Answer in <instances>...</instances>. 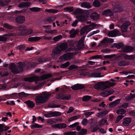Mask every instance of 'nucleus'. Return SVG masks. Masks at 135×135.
<instances>
[{
	"mask_svg": "<svg viewBox=\"0 0 135 135\" xmlns=\"http://www.w3.org/2000/svg\"><path fill=\"white\" fill-rule=\"evenodd\" d=\"M121 100V99H118L115 101L110 102L109 104V106L111 108L116 106L119 103Z\"/></svg>",
	"mask_w": 135,
	"mask_h": 135,
	"instance_id": "2eb2a0df",
	"label": "nucleus"
},
{
	"mask_svg": "<svg viewBox=\"0 0 135 135\" xmlns=\"http://www.w3.org/2000/svg\"><path fill=\"white\" fill-rule=\"evenodd\" d=\"M126 112V110H117L116 113L118 114H123Z\"/></svg>",
	"mask_w": 135,
	"mask_h": 135,
	"instance_id": "052dcab7",
	"label": "nucleus"
},
{
	"mask_svg": "<svg viewBox=\"0 0 135 135\" xmlns=\"http://www.w3.org/2000/svg\"><path fill=\"white\" fill-rule=\"evenodd\" d=\"M108 38L105 37L102 40L100 41V43L98 45V46H101L103 45H108Z\"/></svg>",
	"mask_w": 135,
	"mask_h": 135,
	"instance_id": "aec40b11",
	"label": "nucleus"
},
{
	"mask_svg": "<svg viewBox=\"0 0 135 135\" xmlns=\"http://www.w3.org/2000/svg\"><path fill=\"white\" fill-rule=\"evenodd\" d=\"M123 47V44L122 43H114L112 45L113 47H116L118 49L122 48Z\"/></svg>",
	"mask_w": 135,
	"mask_h": 135,
	"instance_id": "bb28decb",
	"label": "nucleus"
},
{
	"mask_svg": "<svg viewBox=\"0 0 135 135\" xmlns=\"http://www.w3.org/2000/svg\"><path fill=\"white\" fill-rule=\"evenodd\" d=\"M68 46L66 43H62L59 46V47L62 51L65 50L68 47Z\"/></svg>",
	"mask_w": 135,
	"mask_h": 135,
	"instance_id": "5701e85b",
	"label": "nucleus"
},
{
	"mask_svg": "<svg viewBox=\"0 0 135 135\" xmlns=\"http://www.w3.org/2000/svg\"><path fill=\"white\" fill-rule=\"evenodd\" d=\"M25 103L27 104L28 107L31 108H32L35 105L34 103L30 100L25 102Z\"/></svg>",
	"mask_w": 135,
	"mask_h": 135,
	"instance_id": "cd10ccee",
	"label": "nucleus"
},
{
	"mask_svg": "<svg viewBox=\"0 0 135 135\" xmlns=\"http://www.w3.org/2000/svg\"><path fill=\"white\" fill-rule=\"evenodd\" d=\"M29 5L30 3L29 2H22L19 4L18 6L20 8H27L29 6Z\"/></svg>",
	"mask_w": 135,
	"mask_h": 135,
	"instance_id": "a878e982",
	"label": "nucleus"
},
{
	"mask_svg": "<svg viewBox=\"0 0 135 135\" xmlns=\"http://www.w3.org/2000/svg\"><path fill=\"white\" fill-rule=\"evenodd\" d=\"M71 54L69 53L66 54L62 56H61L60 57V59L62 60H68L71 57Z\"/></svg>",
	"mask_w": 135,
	"mask_h": 135,
	"instance_id": "6ab92c4d",
	"label": "nucleus"
},
{
	"mask_svg": "<svg viewBox=\"0 0 135 135\" xmlns=\"http://www.w3.org/2000/svg\"><path fill=\"white\" fill-rule=\"evenodd\" d=\"M88 26H89V27H90L91 30H92L93 28L96 26L97 25L94 23H92L90 24L89 25H88Z\"/></svg>",
	"mask_w": 135,
	"mask_h": 135,
	"instance_id": "69168bd1",
	"label": "nucleus"
},
{
	"mask_svg": "<svg viewBox=\"0 0 135 135\" xmlns=\"http://www.w3.org/2000/svg\"><path fill=\"white\" fill-rule=\"evenodd\" d=\"M87 15H78L76 16V18L78 20L80 21H83L86 20L89 15V13L87 11Z\"/></svg>",
	"mask_w": 135,
	"mask_h": 135,
	"instance_id": "6e6552de",
	"label": "nucleus"
},
{
	"mask_svg": "<svg viewBox=\"0 0 135 135\" xmlns=\"http://www.w3.org/2000/svg\"><path fill=\"white\" fill-rule=\"evenodd\" d=\"M90 17L93 20L96 21L99 19V15L97 12H94L91 13L90 15Z\"/></svg>",
	"mask_w": 135,
	"mask_h": 135,
	"instance_id": "9d476101",
	"label": "nucleus"
},
{
	"mask_svg": "<svg viewBox=\"0 0 135 135\" xmlns=\"http://www.w3.org/2000/svg\"><path fill=\"white\" fill-rule=\"evenodd\" d=\"M93 76L95 77H101L100 74L99 73H93Z\"/></svg>",
	"mask_w": 135,
	"mask_h": 135,
	"instance_id": "0e129e2a",
	"label": "nucleus"
},
{
	"mask_svg": "<svg viewBox=\"0 0 135 135\" xmlns=\"http://www.w3.org/2000/svg\"><path fill=\"white\" fill-rule=\"evenodd\" d=\"M124 57L126 60H132L135 58V56L134 55H128L126 54L124 55Z\"/></svg>",
	"mask_w": 135,
	"mask_h": 135,
	"instance_id": "c756f323",
	"label": "nucleus"
},
{
	"mask_svg": "<svg viewBox=\"0 0 135 135\" xmlns=\"http://www.w3.org/2000/svg\"><path fill=\"white\" fill-rule=\"evenodd\" d=\"M106 89L110 88L112 86H115L116 83H111L110 82H109L108 81H106Z\"/></svg>",
	"mask_w": 135,
	"mask_h": 135,
	"instance_id": "473e14b6",
	"label": "nucleus"
},
{
	"mask_svg": "<svg viewBox=\"0 0 135 135\" xmlns=\"http://www.w3.org/2000/svg\"><path fill=\"white\" fill-rule=\"evenodd\" d=\"M16 21L19 24L23 23L25 20V16H19L16 18Z\"/></svg>",
	"mask_w": 135,
	"mask_h": 135,
	"instance_id": "f8f14e48",
	"label": "nucleus"
},
{
	"mask_svg": "<svg viewBox=\"0 0 135 135\" xmlns=\"http://www.w3.org/2000/svg\"><path fill=\"white\" fill-rule=\"evenodd\" d=\"M52 76V74H48L47 75H46L44 76L43 77V79H47Z\"/></svg>",
	"mask_w": 135,
	"mask_h": 135,
	"instance_id": "864d4df0",
	"label": "nucleus"
},
{
	"mask_svg": "<svg viewBox=\"0 0 135 135\" xmlns=\"http://www.w3.org/2000/svg\"><path fill=\"white\" fill-rule=\"evenodd\" d=\"M102 14L105 16H112L114 13L110 9H107L104 10L102 12Z\"/></svg>",
	"mask_w": 135,
	"mask_h": 135,
	"instance_id": "4468645a",
	"label": "nucleus"
},
{
	"mask_svg": "<svg viewBox=\"0 0 135 135\" xmlns=\"http://www.w3.org/2000/svg\"><path fill=\"white\" fill-rule=\"evenodd\" d=\"M61 114V113L56 111L50 112L47 114H45L44 116L47 118H50L59 116Z\"/></svg>",
	"mask_w": 135,
	"mask_h": 135,
	"instance_id": "39448f33",
	"label": "nucleus"
},
{
	"mask_svg": "<svg viewBox=\"0 0 135 135\" xmlns=\"http://www.w3.org/2000/svg\"><path fill=\"white\" fill-rule=\"evenodd\" d=\"M70 64V63L68 61H67L66 62L62 64L61 65V68H65L68 66Z\"/></svg>",
	"mask_w": 135,
	"mask_h": 135,
	"instance_id": "49530a36",
	"label": "nucleus"
},
{
	"mask_svg": "<svg viewBox=\"0 0 135 135\" xmlns=\"http://www.w3.org/2000/svg\"><path fill=\"white\" fill-rule=\"evenodd\" d=\"M33 33V30L31 28L27 29V27L24 32L22 36H25L29 35L32 34Z\"/></svg>",
	"mask_w": 135,
	"mask_h": 135,
	"instance_id": "412c9836",
	"label": "nucleus"
},
{
	"mask_svg": "<svg viewBox=\"0 0 135 135\" xmlns=\"http://www.w3.org/2000/svg\"><path fill=\"white\" fill-rule=\"evenodd\" d=\"M7 38L0 36V41L5 42L7 41Z\"/></svg>",
	"mask_w": 135,
	"mask_h": 135,
	"instance_id": "e2e57ef3",
	"label": "nucleus"
},
{
	"mask_svg": "<svg viewBox=\"0 0 135 135\" xmlns=\"http://www.w3.org/2000/svg\"><path fill=\"white\" fill-rule=\"evenodd\" d=\"M24 80L26 81L32 82L33 81H39V79L38 77L34 76H33L26 78H24Z\"/></svg>",
	"mask_w": 135,
	"mask_h": 135,
	"instance_id": "1a4fd4ad",
	"label": "nucleus"
},
{
	"mask_svg": "<svg viewBox=\"0 0 135 135\" xmlns=\"http://www.w3.org/2000/svg\"><path fill=\"white\" fill-rule=\"evenodd\" d=\"M56 98L59 99H63V95L61 94H57L56 95Z\"/></svg>",
	"mask_w": 135,
	"mask_h": 135,
	"instance_id": "6e6d98bb",
	"label": "nucleus"
},
{
	"mask_svg": "<svg viewBox=\"0 0 135 135\" xmlns=\"http://www.w3.org/2000/svg\"><path fill=\"white\" fill-rule=\"evenodd\" d=\"M62 51L58 47H56L52 51V56H54L56 55L60 54Z\"/></svg>",
	"mask_w": 135,
	"mask_h": 135,
	"instance_id": "393cba45",
	"label": "nucleus"
},
{
	"mask_svg": "<svg viewBox=\"0 0 135 135\" xmlns=\"http://www.w3.org/2000/svg\"><path fill=\"white\" fill-rule=\"evenodd\" d=\"M131 23L129 21H127L124 22L120 27V29L122 32H126L127 28L130 25Z\"/></svg>",
	"mask_w": 135,
	"mask_h": 135,
	"instance_id": "423d86ee",
	"label": "nucleus"
},
{
	"mask_svg": "<svg viewBox=\"0 0 135 135\" xmlns=\"http://www.w3.org/2000/svg\"><path fill=\"white\" fill-rule=\"evenodd\" d=\"M94 113V112H88L85 113V115L86 118H88L92 114Z\"/></svg>",
	"mask_w": 135,
	"mask_h": 135,
	"instance_id": "13d9d810",
	"label": "nucleus"
},
{
	"mask_svg": "<svg viewBox=\"0 0 135 135\" xmlns=\"http://www.w3.org/2000/svg\"><path fill=\"white\" fill-rule=\"evenodd\" d=\"M28 96V94L25 93L23 92H21L19 93H13L10 95H4V96L7 98L8 99L10 98H15L18 97H25Z\"/></svg>",
	"mask_w": 135,
	"mask_h": 135,
	"instance_id": "7ed1b4c3",
	"label": "nucleus"
},
{
	"mask_svg": "<svg viewBox=\"0 0 135 135\" xmlns=\"http://www.w3.org/2000/svg\"><path fill=\"white\" fill-rule=\"evenodd\" d=\"M80 117L79 115L74 116L72 117L69 118V121L71 122L75 119H76Z\"/></svg>",
	"mask_w": 135,
	"mask_h": 135,
	"instance_id": "a18cd8bd",
	"label": "nucleus"
},
{
	"mask_svg": "<svg viewBox=\"0 0 135 135\" xmlns=\"http://www.w3.org/2000/svg\"><path fill=\"white\" fill-rule=\"evenodd\" d=\"M119 31L117 29H114L113 30L109 32L108 35L110 37H113L115 36L118 34Z\"/></svg>",
	"mask_w": 135,
	"mask_h": 135,
	"instance_id": "ddd939ff",
	"label": "nucleus"
},
{
	"mask_svg": "<svg viewBox=\"0 0 135 135\" xmlns=\"http://www.w3.org/2000/svg\"><path fill=\"white\" fill-rule=\"evenodd\" d=\"M84 38L83 39L81 38L79 41V44L80 45V48L81 49H83L84 47Z\"/></svg>",
	"mask_w": 135,
	"mask_h": 135,
	"instance_id": "4c0bfd02",
	"label": "nucleus"
},
{
	"mask_svg": "<svg viewBox=\"0 0 135 135\" xmlns=\"http://www.w3.org/2000/svg\"><path fill=\"white\" fill-rule=\"evenodd\" d=\"M101 51L102 52L105 53H107L110 52V50L106 48L105 49H102Z\"/></svg>",
	"mask_w": 135,
	"mask_h": 135,
	"instance_id": "bf43d9fd",
	"label": "nucleus"
},
{
	"mask_svg": "<svg viewBox=\"0 0 135 135\" xmlns=\"http://www.w3.org/2000/svg\"><path fill=\"white\" fill-rule=\"evenodd\" d=\"M133 49V47L130 46H126L123 48V50L124 52L128 53L132 51Z\"/></svg>",
	"mask_w": 135,
	"mask_h": 135,
	"instance_id": "a211bd4d",
	"label": "nucleus"
},
{
	"mask_svg": "<svg viewBox=\"0 0 135 135\" xmlns=\"http://www.w3.org/2000/svg\"><path fill=\"white\" fill-rule=\"evenodd\" d=\"M81 6L88 9L90 8L91 7L90 4L89 2H86L83 3L81 5Z\"/></svg>",
	"mask_w": 135,
	"mask_h": 135,
	"instance_id": "7c9ffc66",
	"label": "nucleus"
},
{
	"mask_svg": "<svg viewBox=\"0 0 135 135\" xmlns=\"http://www.w3.org/2000/svg\"><path fill=\"white\" fill-rule=\"evenodd\" d=\"M30 11L32 12H37L40 11L41 8L38 7H33L30 8Z\"/></svg>",
	"mask_w": 135,
	"mask_h": 135,
	"instance_id": "e433bc0d",
	"label": "nucleus"
},
{
	"mask_svg": "<svg viewBox=\"0 0 135 135\" xmlns=\"http://www.w3.org/2000/svg\"><path fill=\"white\" fill-rule=\"evenodd\" d=\"M78 68V66L76 65H72L69 66V69L70 70H71L75 69H77Z\"/></svg>",
	"mask_w": 135,
	"mask_h": 135,
	"instance_id": "3c124183",
	"label": "nucleus"
},
{
	"mask_svg": "<svg viewBox=\"0 0 135 135\" xmlns=\"http://www.w3.org/2000/svg\"><path fill=\"white\" fill-rule=\"evenodd\" d=\"M64 9L65 11L69 12H72L74 10V8L71 7H68L65 8H64Z\"/></svg>",
	"mask_w": 135,
	"mask_h": 135,
	"instance_id": "58836bf2",
	"label": "nucleus"
},
{
	"mask_svg": "<svg viewBox=\"0 0 135 135\" xmlns=\"http://www.w3.org/2000/svg\"><path fill=\"white\" fill-rule=\"evenodd\" d=\"M19 65V66L18 67V69L16 68V65L14 63H12L9 65V68L13 73H18L21 71H23V63L22 62H20Z\"/></svg>",
	"mask_w": 135,
	"mask_h": 135,
	"instance_id": "f03ea898",
	"label": "nucleus"
},
{
	"mask_svg": "<svg viewBox=\"0 0 135 135\" xmlns=\"http://www.w3.org/2000/svg\"><path fill=\"white\" fill-rule=\"evenodd\" d=\"M73 13L74 15H78L81 14L87 15V11H84L80 8H77L74 10Z\"/></svg>",
	"mask_w": 135,
	"mask_h": 135,
	"instance_id": "0eeeda50",
	"label": "nucleus"
},
{
	"mask_svg": "<svg viewBox=\"0 0 135 135\" xmlns=\"http://www.w3.org/2000/svg\"><path fill=\"white\" fill-rule=\"evenodd\" d=\"M131 119L130 118H125L124 120L123 124L124 126H128L131 122Z\"/></svg>",
	"mask_w": 135,
	"mask_h": 135,
	"instance_id": "f3484780",
	"label": "nucleus"
},
{
	"mask_svg": "<svg viewBox=\"0 0 135 135\" xmlns=\"http://www.w3.org/2000/svg\"><path fill=\"white\" fill-rule=\"evenodd\" d=\"M85 30L86 32V33H87L89 32L91 30V29L89 27L88 25L85 26V27H84Z\"/></svg>",
	"mask_w": 135,
	"mask_h": 135,
	"instance_id": "09e8293b",
	"label": "nucleus"
},
{
	"mask_svg": "<svg viewBox=\"0 0 135 135\" xmlns=\"http://www.w3.org/2000/svg\"><path fill=\"white\" fill-rule=\"evenodd\" d=\"M108 112V111H104L98 113L97 114V116L99 117H102L104 116L107 114Z\"/></svg>",
	"mask_w": 135,
	"mask_h": 135,
	"instance_id": "f704fd0d",
	"label": "nucleus"
},
{
	"mask_svg": "<svg viewBox=\"0 0 135 135\" xmlns=\"http://www.w3.org/2000/svg\"><path fill=\"white\" fill-rule=\"evenodd\" d=\"M55 93L54 92L52 93L51 94L47 91L43 92L41 95L37 96L35 98L36 104L39 105L46 102L51 96H53L51 94Z\"/></svg>",
	"mask_w": 135,
	"mask_h": 135,
	"instance_id": "f257e3e1",
	"label": "nucleus"
},
{
	"mask_svg": "<svg viewBox=\"0 0 135 135\" xmlns=\"http://www.w3.org/2000/svg\"><path fill=\"white\" fill-rule=\"evenodd\" d=\"M85 88L83 84H77L74 85L71 87L72 89L74 90H77L78 89H81Z\"/></svg>",
	"mask_w": 135,
	"mask_h": 135,
	"instance_id": "9b49d317",
	"label": "nucleus"
},
{
	"mask_svg": "<svg viewBox=\"0 0 135 135\" xmlns=\"http://www.w3.org/2000/svg\"><path fill=\"white\" fill-rule=\"evenodd\" d=\"M62 37L61 35H59L54 37L53 38V40L55 41H59Z\"/></svg>",
	"mask_w": 135,
	"mask_h": 135,
	"instance_id": "8fccbe9b",
	"label": "nucleus"
},
{
	"mask_svg": "<svg viewBox=\"0 0 135 135\" xmlns=\"http://www.w3.org/2000/svg\"><path fill=\"white\" fill-rule=\"evenodd\" d=\"M41 38L40 37H29L28 38V41L29 42L37 41L40 40Z\"/></svg>",
	"mask_w": 135,
	"mask_h": 135,
	"instance_id": "c85d7f7f",
	"label": "nucleus"
},
{
	"mask_svg": "<svg viewBox=\"0 0 135 135\" xmlns=\"http://www.w3.org/2000/svg\"><path fill=\"white\" fill-rule=\"evenodd\" d=\"M79 122H76L71 125H70L69 126V127L71 128H73L75 127L76 126L79 125Z\"/></svg>",
	"mask_w": 135,
	"mask_h": 135,
	"instance_id": "680f3d73",
	"label": "nucleus"
},
{
	"mask_svg": "<svg viewBox=\"0 0 135 135\" xmlns=\"http://www.w3.org/2000/svg\"><path fill=\"white\" fill-rule=\"evenodd\" d=\"M88 120L86 119L85 118L83 119L82 122V124L83 125H85L87 123Z\"/></svg>",
	"mask_w": 135,
	"mask_h": 135,
	"instance_id": "338daca9",
	"label": "nucleus"
},
{
	"mask_svg": "<svg viewBox=\"0 0 135 135\" xmlns=\"http://www.w3.org/2000/svg\"><path fill=\"white\" fill-rule=\"evenodd\" d=\"M52 126L59 128H63L66 127V125L64 123H60L53 125Z\"/></svg>",
	"mask_w": 135,
	"mask_h": 135,
	"instance_id": "b1692460",
	"label": "nucleus"
},
{
	"mask_svg": "<svg viewBox=\"0 0 135 135\" xmlns=\"http://www.w3.org/2000/svg\"><path fill=\"white\" fill-rule=\"evenodd\" d=\"M71 95L70 94L68 95H63V99L68 100L71 98Z\"/></svg>",
	"mask_w": 135,
	"mask_h": 135,
	"instance_id": "5fc2aeb1",
	"label": "nucleus"
},
{
	"mask_svg": "<svg viewBox=\"0 0 135 135\" xmlns=\"http://www.w3.org/2000/svg\"><path fill=\"white\" fill-rule=\"evenodd\" d=\"M129 62L126 61H123L119 62L118 63V65L120 66H123L129 64Z\"/></svg>",
	"mask_w": 135,
	"mask_h": 135,
	"instance_id": "2f4dec72",
	"label": "nucleus"
},
{
	"mask_svg": "<svg viewBox=\"0 0 135 135\" xmlns=\"http://www.w3.org/2000/svg\"><path fill=\"white\" fill-rule=\"evenodd\" d=\"M94 88L97 90H104L106 89V83L101 81L96 84L94 85Z\"/></svg>",
	"mask_w": 135,
	"mask_h": 135,
	"instance_id": "20e7f679",
	"label": "nucleus"
},
{
	"mask_svg": "<svg viewBox=\"0 0 135 135\" xmlns=\"http://www.w3.org/2000/svg\"><path fill=\"white\" fill-rule=\"evenodd\" d=\"M93 5L95 7H99L100 6V2L98 0H95L93 3Z\"/></svg>",
	"mask_w": 135,
	"mask_h": 135,
	"instance_id": "72a5a7b5",
	"label": "nucleus"
},
{
	"mask_svg": "<svg viewBox=\"0 0 135 135\" xmlns=\"http://www.w3.org/2000/svg\"><path fill=\"white\" fill-rule=\"evenodd\" d=\"M86 32L84 27L82 28L80 30V33L81 35H83Z\"/></svg>",
	"mask_w": 135,
	"mask_h": 135,
	"instance_id": "774afa93",
	"label": "nucleus"
},
{
	"mask_svg": "<svg viewBox=\"0 0 135 135\" xmlns=\"http://www.w3.org/2000/svg\"><path fill=\"white\" fill-rule=\"evenodd\" d=\"M25 48L26 47L25 45H18L17 47V49L18 50H20V51H21L25 49Z\"/></svg>",
	"mask_w": 135,
	"mask_h": 135,
	"instance_id": "ea45409f",
	"label": "nucleus"
},
{
	"mask_svg": "<svg viewBox=\"0 0 135 135\" xmlns=\"http://www.w3.org/2000/svg\"><path fill=\"white\" fill-rule=\"evenodd\" d=\"M48 107L49 108H54L59 107L60 105H58L52 102L49 104Z\"/></svg>",
	"mask_w": 135,
	"mask_h": 135,
	"instance_id": "c9c22d12",
	"label": "nucleus"
},
{
	"mask_svg": "<svg viewBox=\"0 0 135 135\" xmlns=\"http://www.w3.org/2000/svg\"><path fill=\"white\" fill-rule=\"evenodd\" d=\"M87 131L86 129H81V131L79 132V134L83 135L85 134Z\"/></svg>",
	"mask_w": 135,
	"mask_h": 135,
	"instance_id": "de8ad7c7",
	"label": "nucleus"
},
{
	"mask_svg": "<svg viewBox=\"0 0 135 135\" xmlns=\"http://www.w3.org/2000/svg\"><path fill=\"white\" fill-rule=\"evenodd\" d=\"M48 60V59L44 58H40L38 59V61L39 62H42L47 61Z\"/></svg>",
	"mask_w": 135,
	"mask_h": 135,
	"instance_id": "603ef678",
	"label": "nucleus"
},
{
	"mask_svg": "<svg viewBox=\"0 0 135 135\" xmlns=\"http://www.w3.org/2000/svg\"><path fill=\"white\" fill-rule=\"evenodd\" d=\"M42 127V126L41 125L38 124L36 123H35L31 125V127L32 128H40Z\"/></svg>",
	"mask_w": 135,
	"mask_h": 135,
	"instance_id": "c03bdc74",
	"label": "nucleus"
},
{
	"mask_svg": "<svg viewBox=\"0 0 135 135\" xmlns=\"http://www.w3.org/2000/svg\"><path fill=\"white\" fill-rule=\"evenodd\" d=\"M27 27L25 25H21L17 28V29L21 32V33L22 35L24 32L25 31Z\"/></svg>",
	"mask_w": 135,
	"mask_h": 135,
	"instance_id": "dca6fc26",
	"label": "nucleus"
},
{
	"mask_svg": "<svg viewBox=\"0 0 135 135\" xmlns=\"http://www.w3.org/2000/svg\"><path fill=\"white\" fill-rule=\"evenodd\" d=\"M2 26L4 28L9 30H13L15 28V27L14 26H13L7 23H2Z\"/></svg>",
	"mask_w": 135,
	"mask_h": 135,
	"instance_id": "4be33fe9",
	"label": "nucleus"
},
{
	"mask_svg": "<svg viewBox=\"0 0 135 135\" xmlns=\"http://www.w3.org/2000/svg\"><path fill=\"white\" fill-rule=\"evenodd\" d=\"M102 123H100L98 125L96 126L95 127H94L91 131L92 132H96L99 128V126L101 127Z\"/></svg>",
	"mask_w": 135,
	"mask_h": 135,
	"instance_id": "79ce46f5",
	"label": "nucleus"
},
{
	"mask_svg": "<svg viewBox=\"0 0 135 135\" xmlns=\"http://www.w3.org/2000/svg\"><path fill=\"white\" fill-rule=\"evenodd\" d=\"M6 103L7 104L10 105H15V103L13 101H7Z\"/></svg>",
	"mask_w": 135,
	"mask_h": 135,
	"instance_id": "4d7b16f0",
	"label": "nucleus"
},
{
	"mask_svg": "<svg viewBox=\"0 0 135 135\" xmlns=\"http://www.w3.org/2000/svg\"><path fill=\"white\" fill-rule=\"evenodd\" d=\"M76 133L75 132L69 131L67 132H64V135H76Z\"/></svg>",
	"mask_w": 135,
	"mask_h": 135,
	"instance_id": "37998d69",
	"label": "nucleus"
},
{
	"mask_svg": "<svg viewBox=\"0 0 135 135\" xmlns=\"http://www.w3.org/2000/svg\"><path fill=\"white\" fill-rule=\"evenodd\" d=\"M91 98V97L90 96L85 95L83 97L82 100L84 101H88L90 100Z\"/></svg>",
	"mask_w": 135,
	"mask_h": 135,
	"instance_id": "a19ab883",
	"label": "nucleus"
}]
</instances>
